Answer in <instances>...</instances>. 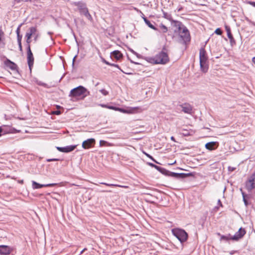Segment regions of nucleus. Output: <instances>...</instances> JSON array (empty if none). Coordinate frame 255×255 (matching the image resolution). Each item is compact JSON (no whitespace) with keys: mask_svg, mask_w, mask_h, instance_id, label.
Segmentation results:
<instances>
[{"mask_svg":"<svg viewBox=\"0 0 255 255\" xmlns=\"http://www.w3.org/2000/svg\"><path fill=\"white\" fill-rule=\"evenodd\" d=\"M160 169L158 170V171L160 172L162 174L164 175L165 176H168L170 171L164 168H163L162 167H160Z\"/></svg>","mask_w":255,"mask_h":255,"instance_id":"31","label":"nucleus"},{"mask_svg":"<svg viewBox=\"0 0 255 255\" xmlns=\"http://www.w3.org/2000/svg\"><path fill=\"white\" fill-rule=\"evenodd\" d=\"M26 50H27V54L29 53H32V51H31V50L30 48V46H29L26 47Z\"/></svg>","mask_w":255,"mask_h":255,"instance_id":"51","label":"nucleus"},{"mask_svg":"<svg viewBox=\"0 0 255 255\" xmlns=\"http://www.w3.org/2000/svg\"><path fill=\"white\" fill-rule=\"evenodd\" d=\"M95 144V139L94 138H90L83 141L82 147L85 149H88L94 147Z\"/></svg>","mask_w":255,"mask_h":255,"instance_id":"9","label":"nucleus"},{"mask_svg":"<svg viewBox=\"0 0 255 255\" xmlns=\"http://www.w3.org/2000/svg\"><path fill=\"white\" fill-rule=\"evenodd\" d=\"M182 134L184 136H188L190 135V132L186 129H183Z\"/></svg>","mask_w":255,"mask_h":255,"instance_id":"39","label":"nucleus"},{"mask_svg":"<svg viewBox=\"0 0 255 255\" xmlns=\"http://www.w3.org/2000/svg\"><path fill=\"white\" fill-rule=\"evenodd\" d=\"M10 254L12 255H13V254H16L14 248L5 245L0 246V254L1 255H9Z\"/></svg>","mask_w":255,"mask_h":255,"instance_id":"7","label":"nucleus"},{"mask_svg":"<svg viewBox=\"0 0 255 255\" xmlns=\"http://www.w3.org/2000/svg\"><path fill=\"white\" fill-rule=\"evenodd\" d=\"M6 58H7L4 55H1L0 56V59L2 60V59H5L6 60Z\"/></svg>","mask_w":255,"mask_h":255,"instance_id":"61","label":"nucleus"},{"mask_svg":"<svg viewBox=\"0 0 255 255\" xmlns=\"http://www.w3.org/2000/svg\"><path fill=\"white\" fill-rule=\"evenodd\" d=\"M246 188L248 191L255 188V173L253 174L246 182Z\"/></svg>","mask_w":255,"mask_h":255,"instance_id":"8","label":"nucleus"},{"mask_svg":"<svg viewBox=\"0 0 255 255\" xmlns=\"http://www.w3.org/2000/svg\"><path fill=\"white\" fill-rule=\"evenodd\" d=\"M236 169V167H231V166H229L228 167V170L230 172H233L234 171V170H235Z\"/></svg>","mask_w":255,"mask_h":255,"instance_id":"48","label":"nucleus"},{"mask_svg":"<svg viewBox=\"0 0 255 255\" xmlns=\"http://www.w3.org/2000/svg\"><path fill=\"white\" fill-rule=\"evenodd\" d=\"M78 145H71L65 147L56 146V149L60 152L69 153L75 149Z\"/></svg>","mask_w":255,"mask_h":255,"instance_id":"11","label":"nucleus"},{"mask_svg":"<svg viewBox=\"0 0 255 255\" xmlns=\"http://www.w3.org/2000/svg\"><path fill=\"white\" fill-rule=\"evenodd\" d=\"M76 55L74 56L73 59V62H72V66H74V62H75V59L76 58Z\"/></svg>","mask_w":255,"mask_h":255,"instance_id":"60","label":"nucleus"},{"mask_svg":"<svg viewBox=\"0 0 255 255\" xmlns=\"http://www.w3.org/2000/svg\"><path fill=\"white\" fill-rule=\"evenodd\" d=\"M144 59L149 63H150L153 64H157V63L155 62L156 59L155 56L153 57H144Z\"/></svg>","mask_w":255,"mask_h":255,"instance_id":"28","label":"nucleus"},{"mask_svg":"<svg viewBox=\"0 0 255 255\" xmlns=\"http://www.w3.org/2000/svg\"><path fill=\"white\" fill-rule=\"evenodd\" d=\"M246 231L244 228H240L239 231L235 233V234L231 237V239L232 240L234 241H238L240 239H242L244 235L246 234Z\"/></svg>","mask_w":255,"mask_h":255,"instance_id":"10","label":"nucleus"},{"mask_svg":"<svg viewBox=\"0 0 255 255\" xmlns=\"http://www.w3.org/2000/svg\"><path fill=\"white\" fill-rule=\"evenodd\" d=\"M87 250V249L86 248L83 249L82 250H81L79 249H77L76 250V254H78L79 255H81L82 254H83L85 251Z\"/></svg>","mask_w":255,"mask_h":255,"instance_id":"43","label":"nucleus"},{"mask_svg":"<svg viewBox=\"0 0 255 255\" xmlns=\"http://www.w3.org/2000/svg\"><path fill=\"white\" fill-rule=\"evenodd\" d=\"M143 153L144 154H145L147 157L149 158L150 159H151L153 162H154L155 163H157V164H159V163L151 155H150L149 154L146 153V152L145 151H143Z\"/></svg>","mask_w":255,"mask_h":255,"instance_id":"35","label":"nucleus"},{"mask_svg":"<svg viewBox=\"0 0 255 255\" xmlns=\"http://www.w3.org/2000/svg\"><path fill=\"white\" fill-rule=\"evenodd\" d=\"M33 80L35 83H36L39 86H43L45 88L49 87L47 84L43 83L40 81H39L36 78H34Z\"/></svg>","mask_w":255,"mask_h":255,"instance_id":"26","label":"nucleus"},{"mask_svg":"<svg viewBox=\"0 0 255 255\" xmlns=\"http://www.w3.org/2000/svg\"><path fill=\"white\" fill-rule=\"evenodd\" d=\"M170 138H171V140H172L174 142H176L174 136H172Z\"/></svg>","mask_w":255,"mask_h":255,"instance_id":"64","label":"nucleus"},{"mask_svg":"<svg viewBox=\"0 0 255 255\" xmlns=\"http://www.w3.org/2000/svg\"><path fill=\"white\" fill-rule=\"evenodd\" d=\"M199 63L201 71L204 73H207L209 69V61H199Z\"/></svg>","mask_w":255,"mask_h":255,"instance_id":"17","label":"nucleus"},{"mask_svg":"<svg viewBox=\"0 0 255 255\" xmlns=\"http://www.w3.org/2000/svg\"><path fill=\"white\" fill-rule=\"evenodd\" d=\"M227 36L229 38V39H230V42L231 45L232 46H233V45H235L236 44V41L234 39L232 34H231L228 35Z\"/></svg>","mask_w":255,"mask_h":255,"instance_id":"33","label":"nucleus"},{"mask_svg":"<svg viewBox=\"0 0 255 255\" xmlns=\"http://www.w3.org/2000/svg\"><path fill=\"white\" fill-rule=\"evenodd\" d=\"M168 177H171L175 179H178V173L170 171Z\"/></svg>","mask_w":255,"mask_h":255,"instance_id":"37","label":"nucleus"},{"mask_svg":"<svg viewBox=\"0 0 255 255\" xmlns=\"http://www.w3.org/2000/svg\"><path fill=\"white\" fill-rule=\"evenodd\" d=\"M22 23H21L16 30V33L17 34V40L18 44L21 43V40L22 38V35L20 34V27L22 26Z\"/></svg>","mask_w":255,"mask_h":255,"instance_id":"23","label":"nucleus"},{"mask_svg":"<svg viewBox=\"0 0 255 255\" xmlns=\"http://www.w3.org/2000/svg\"><path fill=\"white\" fill-rule=\"evenodd\" d=\"M167 49L164 45L158 54H156L155 57L156 59V63L157 64H165L169 61V58L167 54Z\"/></svg>","mask_w":255,"mask_h":255,"instance_id":"3","label":"nucleus"},{"mask_svg":"<svg viewBox=\"0 0 255 255\" xmlns=\"http://www.w3.org/2000/svg\"><path fill=\"white\" fill-rule=\"evenodd\" d=\"M147 164L149 166H150V167L154 168L155 169H156L158 171L159 169H160V166L156 165V164H155L154 163H151V162H147Z\"/></svg>","mask_w":255,"mask_h":255,"instance_id":"38","label":"nucleus"},{"mask_svg":"<svg viewBox=\"0 0 255 255\" xmlns=\"http://www.w3.org/2000/svg\"><path fill=\"white\" fill-rule=\"evenodd\" d=\"M90 95V92L85 87L80 85L72 89L70 92L69 97L84 100Z\"/></svg>","mask_w":255,"mask_h":255,"instance_id":"1","label":"nucleus"},{"mask_svg":"<svg viewBox=\"0 0 255 255\" xmlns=\"http://www.w3.org/2000/svg\"><path fill=\"white\" fill-rule=\"evenodd\" d=\"M218 143L217 142L211 141L206 143L205 147L209 150H214L217 148Z\"/></svg>","mask_w":255,"mask_h":255,"instance_id":"18","label":"nucleus"},{"mask_svg":"<svg viewBox=\"0 0 255 255\" xmlns=\"http://www.w3.org/2000/svg\"><path fill=\"white\" fill-rule=\"evenodd\" d=\"M73 4L78 7L80 14L84 15L88 20H92V17L89 12L85 3L82 1H77L74 2Z\"/></svg>","mask_w":255,"mask_h":255,"instance_id":"4","label":"nucleus"},{"mask_svg":"<svg viewBox=\"0 0 255 255\" xmlns=\"http://www.w3.org/2000/svg\"><path fill=\"white\" fill-rule=\"evenodd\" d=\"M218 204L220 206H221V207H222V206H223V205H222V202H221V200H220V199H219V200H218Z\"/></svg>","mask_w":255,"mask_h":255,"instance_id":"55","label":"nucleus"},{"mask_svg":"<svg viewBox=\"0 0 255 255\" xmlns=\"http://www.w3.org/2000/svg\"><path fill=\"white\" fill-rule=\"evenodd\" d=\"M100 92L104 96H107L109 94V92L104 89L100 90Z\"/></svg>","mask_w":255,"mask_h":255,"instance_id":"44","label":"nucleus"},{"mask_svg":"<svg viewBox=\"0 0 255 255\" xmlns=\"http://www.w3.org/2000/svg\"><path fill=\"white\" fill-rule=\"evenodd\" d=\"M240 190L242 192V195L243 196V200L244 203L245 205L246 206H247L248 205H249V203L248 200H247L246 198L248 197L249 196L247 195V194H246V193L243 191L242 189H241Z\"/></svg>","mask_w":255,"mask_h":255,"instance_id":"27","label":"nucleus"},{"mask_svg":"<svg viewBox=\"0 0 255 255\" xmlns=\"http://www.w3.org/2000/svg\"><path fill=\"white\" fill-rule=\"evenodd\" d=\"M173 235L176 237L181 243L186 242L188 238L187 233L183 229L174 228L172 229Z\"/></svg>","mask_w":255,"mask_h":255,"instance_id":"5","label":"nucleus"},{"mask_svg":"<svg viewBox=\"0 0 255 255\" xmlns=\"http://www.w3.org/2000/svg\"><path fill=\"white\" fill-rule=\"evenodd\" d=\"M103 143H106V141H104V140H100V145L101 146H103Z\"/></svg>","mask_w":255,"mask_h":255,"instance_id":"57","label":"nucleus"},{"mask_svg":"<svg viewBox=\"0 0 255 255\" xmlns=\"http://www.w3.org/2000/svg\"><path fill=\"white\" fill-rule=\"evenodd\" d=\"M159 27L160 28V30H159V32H162L163 33H166L168 31L167 27L165 25H164L162 23H161L160 24Z\"/></svg>","mask_w":255,"mask_h":255,"instance_id":"32","label":"nucleus"},{"mask_svg":"<svg viewBox=\"0 0 255 255\" xmlns=\"http://www.w3.org/2000/svg\"><path fill=\"white\" fill-rule=\"evenodd\" d=\"M4 45H5L4 43H3V42H2V43L0 42V47H1V48L3 47L4 46Z\"/></svg>","mask_w":255,"mask_h":255,"instance_id":"59","label":"nucleus"},{"mask_svg":"<svg viewBox=\"0 0 255 255\" xmlns=\"http://www.w3.org/2000/svg\"><path fill=\"white\" fill-rule=\"evenodd\" d=\"M100 106L103 108H106L108 109V105L106 104H100Z\"/></svg>","mask_w":255,"mask_h":255,"instance_id":"56","label":"nucleus"},{"mask_svg":"<svg viewBox=\"0 0 255 255\" xmlns=\"http://www.w3.org/2000/svg\"><path fill=\"white\" fill-rule=\"evenodd\" d=\"M111 57H113L117 60H119L123 58V55L121 51L115 50L111 53Z\"/></svg>","mask_w":255,"mask_h":255,"instance_id":"19","label":"nucleus"},{"mask_svg":"<svg viewBox=\"0 0 255 255\" xmlns=\"http://www.w3.org/2000/svg\"><path fill=\"white\" fill-rule=\"evenodd\" d=\"M181 107L182 108V111L184 113H186V114H191L192 110V108L190 105H185V106L182 105V106H181Z\"/></svg>","mask_w":255,"mask_h":255,"instance_id":"24","label":"nucleus"},{"mask_svg":"<svg viewBox=\"0 0 255 255\" xmlns=\"http://www.w3.org/2000/svg\"><path fill=\"white\" fill-rule=\"evenodd\" d=\"M171 23L174 24V26L177 28L178 32L180 30H182L184 26H185L181 22L179 21L172 20Z\"/></svg>","mask_w":255,"mask_h":255,"instance_id":"21","label":"nucleus"},{"mask_svg":"<svg viewBox=\"0 0 255 255\" xmlns=\"http://www.w3.org/2000/svg\"><path fill=\"white\" fill-rule=\"evenodd\" d=\"M108 109H111V110H114L115 111H119L122 112L124 113L133 114V113H135L139 108L138 107H134V108H130L129 109L126 110V109H124L123 108L117 107L115 106L108 105Z\"/></svg>","mask_w":255,"mask_h":255,"instance_id":"6","label":"nucleus"},{"mask_svg":"<svg viewBox=\"0 0 255 255\" xmlns=\"http://www.w3.org/2000/svg\"><path fill=\"white\" fill-rule=\"evenodd\" d=\"M252 6L255 7V1H250L249 2Z\"/></svg>","mask_w":255,"mask_h":255,"instance_id":"58","label":"nucleus"},{"mask_svg":"<svg viewBox=\"0 0 255 255\" xmlns=\"http://www.w3.org/2000/svg\"><path fill=\"white\" fill-rule=\"evenodd\" d=\"M25 38H26V43H30L31 40V38L30 37H25Z\"/></svg>","mask_w":255,"mask_h":255,"instance_id":"50","label":"nucleus"},{"mask_svg":"<svg viewBox=\"0 0 255 255\" xmlns=\"http://www.w3.org/2000/svg\"><path fill=\"white\" fill-rule=\"evenodd\" d=\"M225 27L227 33V36L232 34L231 28L229 26L226 25Z\"/></svg>","mask_w":255,"mask_h":255,"instance_id":"42","label":"nucleus"},{"mask_svg":"<svg viewBox=\"0 0 255 255\" xmlns=\"http://www.w3.org/2000/svg\"><path fill=\"white\" fill-rule=\"evenodd\" d=\"M2 135V128L0 127V136Z\"/></svg>","mask_w":255,"mask_h":255,"instance_id":"62","label":"nucleus"},{"mask_svg":"<svg viewBox=\"0 0 255 255\" xmlns=\"http://www.w3.org/2000/svg\"><path fill=\"white\" fill-rule=\"evenodd\" d=\"M191 41V36L189 31L186 26H184L182 30L179 31V38L178 42L184 45H186Z\"/></svg>","mask_w":255,"mask_h":255,"instance_id":"2","label":"nucleus"},{"mask_svg":"<svg viewBox=\"0 0 255 255\" xmlns=\"http://www.w3.org/2000/svg\"><path fill=\"white\" fill-rule=\"evenodd\" d=\"M205 46L202 47L199 50V61L208 60L207 52L205 49Z\"/></svg>","mask_w":255,"mask_h":255,"instance_id":"15","label":"nucleus"},{"mask_svg":"<svg viewBox=\"0 0 255 255\" xmlns=\"http://www.w3.org/2000/svg\"><path fill=\"white\" fill-rule=\"evenodd\" d=\"M4 65L9 68L11 70H17L18 69L17 65L13 62L11 61L8 58H6V60L4 61Z\"/></svg>","mask_w":255,"mask_h":255,"instance_id":"14","label":"nucleus"},{"mask_svg":"<svg viewBox=\"0 0 255 255\" xmlns=\"http://www.w3.org/2000/svg\"><path fill=\"white\" fill-rule=\"evenodd\" d=\"M215 33L217 34V35H222V33H223V31L221 29V28H217L215 31Z\"/></svg>","mask_w":255,"mask_h":255,"instance_id":"40","label":"nucleus"},{"mask_svg":"<svg viewBox=\"0 0 255 255\" xmlns=\"http://www.w3.org/2000/svg\"><path fill=\"white\" fill-rule=\"evenodd\" d=\"M61 159L59 158H48L46 159L47 162H51V161H60Z\"/></svg>","mask_w":255,"mask_h":255,"instance_id":"45","label":"nucleus"},{"mask_svg":"<svg viewBox=\"0 0 255 255\" xmlns=\"http://www.w3.org/2000/svg\"><path fill=\"white\" fill-rule=\"evenodd\" d=\"M160 169L158 170V171L160 172L162 174L164 175L165 176H168L170 171L164 168H163L162 167H160Z\"/></svg>","mask_w":255,"mask_h":255,"instance_id":"30","label":"nucleus"},{"mask_svg":"<svg viewBox=\"0 0 255 255\" xmlns=\"http://www.w3.org/2000/svg\"><path fill=\"white\" fill-rule=\"evenodd\" d=\"M110 66H113V67H117V68H118L119 70H120L122 72H123L124 73H126L127 74V73H125V72H124L120 68V67L119 66V65L118 64H114V63H111L110 64Z\"/></svg>","mask_w":255,"mask_h":255,"instance_id":"41","label":"nucleus"},{"mask_svg":"<svg viewBox=\"0 0 255 255\" xmlns=\"http://www.w3.org/2000/svg\"><path fill=\"white\" fill-rule=\"evenodd\" d=\"M100 184H104V185H107V186H110V187H127V186H123L119 185H118V184H109V183H105V182H102V183H100Z\"/></svg>","mask_w":255,"mask_h":255,"instance_id":"34","label":"nucleus"},{"mask_svg":"<svg viewBox=\"0 0 255 255\" xmlns=\"http://www.w3.org/2000/svg\"><path fill=\"white\" fill-rule=\"evenodd\" d=\"M163 15H164V17L165 18H167V13H166L164 11H163Z\"/></svg>","mask_w":255,"mask_h":255,"instance_id":"63","label":"nucleus"},{"mask_svg":"<svg viewBox=\"0 0 255 255\" xmlns=\"http://www.w3.org/2000/svg\"><path fill=\"white\" fill-rule=\"evenodd\" d=\"M18 48H19V51L21 52H23V50H22V44L21 43H19V44H18Z\"/></svg>","mask_w":255,"mask_h":255,"instance_id":"52","label":"nucleus"},{"mask_svg":"<svg viewBox=\"0 0 255 255\" xmlns=\"http://www.w3.org/2000/svg\"><path fill=\"white\" fill-rule=\"evenodd\" d=\"M57 185L56 183H49L46 184H42L36 182L35 181H32V187L34 189H40L42 187H54Z\"/></svg>","mask_w":255,"mask_h":255,"instance_id":"12","label":"nucleus"},{"mask_svg":"<svg viewBox=\"0 0 255 255\" xmlns=\"http://www.w3.org/2000/svg\"><path fill=\"white\" fill-rule=\"evenodd\" d=\"M145 23L149 27L155 31H159V29H158L153 24H152L148 19H146Z\"/></svg>","mask_w":255,"mask_h":255,"instance_id":"25","label":"nucleus"},{"mask_svg":"<svg viewBox=\"0 0 255 255\" xmlns=\"http://www.w3.org/2000/svg\"><path fill=\"white\" fill-rule=\"evenodd\" d=\"M57 109L53 112V114L55 115H61L63 111V108L61 107L60 106H57Z\"/></svg>","mask_w":255,"mask_h":255,"instance_id":"29","label":"nucleus"},{"mask_svg":"<svg viewBox=\"0 0 255 255\" xmlns=\"http://www.w3.org/2000/svg\"><path fill=\"white\" fill-rule=\"evenodd\" d=\"M27 60L29 69L30 72H31L32 68L34 64V57L32 52L27 54Z\"/></svg>","mask_w":255,"mask_h":255,"instance_id":"16","label":"nucleus"},{"mask_svg":"<svg viewBox=\"0 0 255 255\" xmlns=\"http://www.w3.org/2000/svg\"><path fill=\"white\" fill-rule=\"evenodd\" d=\"M34 40L35 42H36L38 38H39V37L40 36V34L39 33H35V34H34Z\"/></svg>","mask_w":255,"mask_h":255,"instance_id":"47","label":"nucleus"},{"mask_svg":"<svg viewBox=\"0 0 255 255\" xmlns=\"http://www.w3.org/2000/svg\"><path fill=\"white\" fill-rule=\"evenodd\" d=\"M4 35V32L2 30L1 28H0V41H1V37Z\"/></svg>","mask_w":255,"mask_h":255,"instance_id":"49","label":"nucleus"},{"mask_svg":"<svg viewBox=\"0 0 255 255\" xmlns=\"http://www.w3.org/2000/svg\"><path fill=\"white\" fill-rule=\"evenodd\" d=\"M102 61L105 63L106 64L109 65H110L111 63L109 62L108 61H106L105 59L102 58Z\"/></svg>","mask_w":255,"mask_h":255,"instance_id":"53","label":"nucleus"},{"mask_svg":"<svg viewBox=\"0 0 255 255\" xmlns=\"http://www.w3.org/2000/svg\"><path fill=\"white\" fill-rule=\"evenodd\" d=\"M128 59L130 60V62L131 63L134 64H135V65H139V64H140L139 63H138V62H134V61H133V60H132L130 59L129 58V57H128Z\"/></svg>","mask_w":255,"mask_h":255,"instance_id":"54","label":"nucleus"},{"mask_svg":"<svg viewBox=\"0 0 255 255\" xmlns=\"http://www.w3.org/2000/svg\"><path fill=\"white\" fill-rule=\"evenodd\" d=\"M14 1L17 3H19L21 2H32V0H14Z\"/></svg>","mask_w":255,"mask_h":255,"instance_id":"46","label":"nucleus"},{"mask_svg":"<svg viewBox=\"0 0 255 255\" xmlns=\"http://www.w3.org/2000/svg\"><path fill=\"white\" fill-rule=\"evenodd\" d=\"M195 175L194 172H190L188 173H178V179H183L189 177H194Z\"/></svg>","mask_w":255,"mask_h":255,"instance_id":"20","label":"nucleus"},{"mask_svg":"<svg viewBox=\"0 0 255 255\" xmlns=\"http://www.w3.org/2000/svg\"><path fill=\"white\" fill-rule=\"evenodd\" d=\"M2 130V135L7 133H13L18 132L19 131L17 130L14 128L8 126H0Z\"/></svg>","mask_w":255,"mask_h":255,"instance_id":"13","label":"nucleus"},{"mask_svg":"<svg viewBox=\"0 0 255 255\" xmlns=\"http://www.w3.org/2000/svg\"><path fill=\"white\" fill-rule=\"evenodd\" d=\"M231 237H232V236H231L230 234H229L227 236H226V235H222L221 236V240H225V241H228L230 240H232L231 239Z\"/></svg>","mask_w":255,"mask_h":255,"instance_id":"36","label":"nucleus"},{"mask_svg":"<svg viewBox=\"0 0 255 255\" xmlns=\"http://www.w3.org/2000/svg\"><path fill=\"white\" fill-rule=\"evenodd\" d=\"M37 31V28L36 27H30L28 31L26 33L25 37H28L31 38V36L34 34H35Z\"/></svg>","mask_w":255,"mask_h":255,"instance_id":"22","label":"nucleus"}]
</instances>
